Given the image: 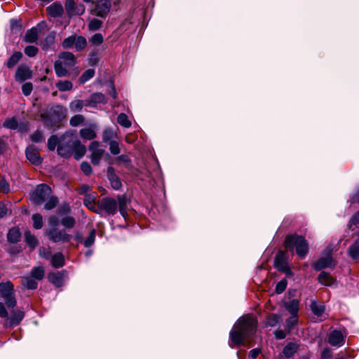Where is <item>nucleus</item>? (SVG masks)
I'll return each instance as SVG.
<instances>
[{
    "mask_svg": "<svg viewBox=\"0 0 359 359\" xmlns=\"http://www.w3.org/2000/svg\"><path fill=\"white\" fill-rule=\"evenodd\" d=\"M97 126L96 124H90L80 130L79 134L81 138L87 140H94L97 137Z\"/></svg>",
    "mask_w": 359,
    "mask_h": 359,
    "instance_id": "dca6fc26",
    "label": "nucleus"
},
{
    "mask_svg": "<svg viewBox=\"0 0 359 359\" xmlns=\"http://www.w3.org/2000/svg\"><path fill=\"white\" fill-rule=\"evenodd\" d=\"M76 7V4L74 0H66L65 2V8L67 12L69 15H74V8Z\"/></svg>",
    "mask_w": 359,
    "mask_h": 359,
    "instance_id": "680f3d73",
    "label": "nucleus"
},
{
    "mask_svg": "<svg viewBox=\"0 0 359 359\" xmlns=\"http://www.w3.org/2000/svg\"><path fill=\"white\" fill-rule=\"evenodd\" d=\"M22 54L21 52L16 51L13 53L11 56L8 58L6 66L8 68H13L22 58Z\"/></svg>",
    "mask_w": 359,
    "mask_h": 359,
    "instance_id": "72a5a7b5",
    "label": "nucleus"
},
{
    "mask_svg": "<svg viewBox=\"0 0 359 359\" xmlns=\"http://www.w3.org/2000/svg\"><path fill=\"white\" fill-rule=\"evenodd\" d=\"M96 5L93 11L97 16L104 18L111 8V0H96Z\"/></svg>",
    "mask_w": 359,
    "mask_h": 359,
    "instance_id": "f8f14e48",
    "label": "nucleus"
},
{
    "mask_svg": "<svg viewBox=\"0 0 359 359\" xmlns=\"http://www.w3.org/2000/svg\"><path fill=\"white\" fill-rule=\"evenodd\" d=\"M83 105V101L75 100L70 103L69 108L72 111H79L82 109Z\"/></svg>",
    "mask_w": 359,
    "mask_h": 359,
    "instance_id": "8fccbe9b",
    "label": "nucleus"
},
{
    "mask_svg": "<svg viewBox=\"0 0 359 359\" xmlns=\"http://www.w3.org/2000/svg\"><path fill=\"white\" fill-rule=\"evenodd\" d=\"M47 236L50 240L55 243L67 242L72 238V236L67 233L65 230H59L56 228H53L49 230L47 233Z\"/></svg>",
    "mask_w": 359,
    "mask_h": 359,
    "instance_id": "9b49d317",
    "label": "nucleus"
},
{
    "mask_svg": "<svg viewBox=\"0 0 359 359\" xmlns=\"http://www.w3.org/2000/svg\"><path fill=\"white\" fill-rule=\"evenodd\" d=\"M33 226L36 229H40L43 226V218L40 214H34L32 215Z\"/></svg>",
    "mask_w": 359,
    "mask_h": 359,
    "instance_id": "49530a36",
    "label": "nucleus"
},
{
    "mask_svg": "<svg viewBox=\"0 0 359 359\" xmlns=\"http://www.w3.org/2000/svg\"><path fill=\"white\" fill-rule=\"evenodd\" d=\"M95 235H96V231L95 229H92L90 231L89 236L83 242L85 247L88 248L94 243L95 239Z\"/></svg>",
    "mask_w": 359,
    "mask_h": 359,
    "instance_id": "5fc2aeb1",
    "label": "nucleus"
},
{
    "mask_svg": "<svg viewBox=\"0 0 359 359\" xmlns=\"http://www.w3.org/2000/svg\"><path fill=\"white\" fill-rule=\"evenodd\" d=\"M310 307L313 314L318 320L322 321L326 318L324 304L312 301Z\"/></svg>",
    "mask_w": 359,
    "mask_h": 359,
    "instance_id": "4468645a",
    "label": "nucleus"
},
{
    "mask_svg": "<svg viewBox=\"0 0 359 359\" xmlns=\"http://www.w3.org/2000/svg\"><path fill=\"white\" fill-rule=\"evenodd\" d=\"M286 330L290 332L298 323V316L291 315L290 318L286 320Z\"/></svg>",
    "mask_w": 359,
    "mask_h": 359,
    "instance_id": "c9c22d12",
    "label": "nucleus"
},
{
    "mask_svg": "<svg viewBox=\"0 0 359 359\" xmlns=\"http://www.w3.org/2000/svg\"><path fill=\"white\" fill-rule=\"evenodd\" d=\"M43 139V134L41 132L36 130L31 135V140L32 142H39Z\"/></svg>",
    "mask_w": 359,
    "mask_h": 359,
    "instance_id": "774afa93",
    "label": "nucleus"
},
{
    "mask_svg": "<svg viewBox=\"0 0 359 359\" xmlns=\"http://www.w3.org/2000/svg\"><path fill=\"white\" fill-rule=\"evenodd\" d=\"M287 283L285 279H283L277 283L276 285V292L277 294H281L287 287Z\"/></svg>",
    "mask_w": 359,
    "mask_h": 359,
    "instance_id": "bf43d9fd",
    "label": "nucleus"
},
{
    "mask_svg": "<svg viewBox=\"0 0 359 359\" xmlns=\"http://www.w3.org/2000/svg\"><path fill=\"white\" fill-rule=\"evenodd\" d=\"M44 269L42 266H37L33 268L31 271V276L35 278L36 280H42L44 277Z\"/></svg>",
    "mask_w": 359,
    "mask_h": 359,
    "instance_id": "58836bf2",
    "label": "nucleus"
},
{
    "mask_svg": "<svg viewBox=\"0 0 359 359\" xmlns=\"http://www.w3.org/2000/svg\"><path fill=\"white\" fill-rule=\"evenodd\" d=\"M89 151L91 153L90 160L92 163L98 165L104 153V150L100 148V142L97 141L92 142L89 145Z\"/></svg>",
    "mask_w": 359,
    "mask_h": 359,
    "instance_id": "9d476101",
    "label": "nucleus"
},
{
    "mask_svg": "<svg viewBox=\"0 0 359 359\" xmlns=\"http://www.w3.org/2000/svg\"><path fill=\"white\" fill-rule=\"evenodd\" d=\"M66 271H62L57 273H50L48 276V280L57 287L62 285L65 277L66 276Z\"/></svg>",
    "mask_w": 359,
    "mask_h": 359,
    "instance_id": "6ab92c4d",
    "label": "nucleus"
},
{
    "mask_svg": "<svg viewBox=\"0 0 359 359\" xmlns=\"http://www.w3.org/2000/svg\"><path fill=\"white\" fill-rule=\"evenodd\" d=\"M98 207L100 210H104L111 215H115L118 209L116 200L109 197H105L100 200Z\"/></svg>",
    "mask_w": 359,
    "mask_h": 359,
    "instance_id": "1a4fd4ad",
    "label": "nucleus"
},
{
    "mask_svg": "<svg viewBox=\"0 0 359 359\" xmlns=\"http://www.w3.org/2000/svg\"><path fill=\"white\" fill-rule=\"evenodd\" d=\"M55 40V37L53 36L49 35L48 36L43 43V49L45 50H48L49 48L53 44Z\"/></svg>",
    "mask_w": 359,
    "mask_h": 359,
    "instance_id": "e2e57ef3",
    "label": "nucleus"
},
{
    "mask_svg": "<svg viewBox=\"0 0 359 359\" xmlns=\"http://www.w3.org/2000/svg\"><path fill=\"white\" fill-rule=\"evenodd\" d=\"M76 64L74 55L69 52H63L59 55L58 59L55 62L54 69L58 77H65L68 75Z\"/></svg>",
    "mask_w": 359,
    "mask_h": 359,
    "instance_id": "f03ea898",
    "label": "nucleus"
},
{
    "mask_svg": "<svg viewBox=\"0 0 359 359\" xmlns=\"http://www.w3.org/2000/svg\"><path fill=\"white\" fill-rule=\"evenodd\" d=\"M24 318V313L18 311L14 313L13 316L11 319V323L12 325L18 324Z\"/></svg>",
    "mask_w": 359,
    "mask_h": 359,
    "instance_id": "6e6d98bb",
    "label": "nucleus"
},
{
    "mask_svg": "<svg viewBox=\"0 0 359 359\" xmlns=\"http://www.w3.org/2000/svg\"><path fill=\"white\" fill-rule=\"evenodd\" d=\"M102 25V21L96 18H93L90 21L88 24V29L90 31H96L101 27Z\"/></svg>",
    "mask_w": 359,
    "mask_h": 359,
    "instance_id": "603ef678",
    "label": "nucleus"
},
{
    "mask_svg": "<svg viewBox=\"0 0 359 359\" xmlns=\"http://www.w3.org/2000/svg\"><path fill=\"white\" fill-rule=\"evenodd\" d=\"M319 282L325 286H333L335 284V280L327 273L322 271L318 276Z\"/></svg>",
    "mask_w": 359,
    "mask_h": 359,
    "instance_id": "bb28decb",
    "label": "nucleus"
},
{
    "mask_svg": "<svg viewBox=\"0 0 359 359\" xmlns=\"http://www.w3.org/2000/svg\"><path fill=\"white\" fill-rule=\"evenodd\" d=\"M25 238L26 243L32 250L34 249L38 245L36 238L30 231H27L25 233Z\"/></svg>",
    "mask_w": 359,
    "mask_h": 359,
    "instance_id": "f704fd0d",
    "label": "nucleus"
},
{
    "mask_svg": "<svg viewBox=\"0 0 359 359\" xmlns=\"http://www.w3.org/2000/svg\"><path fill=\"white\" fill-rule=\"evenodd\" d=\"M87 45V41L85 37L82 36H76L75 43H74V47L76 50L80 51L83 50Z\"/></svg>",
    "mask_w": 359,
    "mask_h": 359,
    "instance_id": "4c0bfd02",
    "label": "nucleus"
},
{
    "mask_svg": "<svg viewBox=\"0 0 359 359\" xmlns=\"http://www.w3.org/2000/svg\"><path fill=\"white\" fill-rule=\"evenodd\" d=\"M84 121V118L82 115H75L70 119V125L76 127L78 126L79 124L82 123Z\"/></svg>",
    "mask_w": 359,
    "mask_h": 359,
    "instance_id": "13d9d810",
    "label": "nucleus"
},
{
    "mask_svg": "<svg viewBox=\"0 0 359 359\" xmlns=\"http://www.w3.org/2000/svg\"><path fill=\"white\" fill-rule=\"evenodd\" d=\"M328 342L333 346H341L344 344V337L341 331L333 330L328 336Z\"/></svg>",
    "mask_w": 359,
    "mask_h": 359,
    "instance_id": "2eb2a0df",
    "label": "nucleus"
},
{
    "mask_svg": "<svg viewBox=\"0 0 359 359\" xmlns=\"http://www.w3.org/2000/svg\"><path fill=\"white\" fill-rule=\"evenodd\" d=\"M116 201H117L118 210H119L121 215L124 218H126V216L127 214L126 209H127V203H128V201H127L126 196H124V195L118 196Z\"/></svg>",
    "mask_w": 359,
    "mask_h": 359,
    "instance_id": "cd10ccee",
    "label": "nucleus"
},
{
    "mask_svg": "<svg viewBox=\"0 0 359 359\" xmlns=\"http://www.w3.org/2000/svg\"><path fill=\"white\" fill-rule=\"evenodd\" d=\"M39 38V31L38 29L36 27H32L29 29H28L24 37L23 41L26 43H32L37 41Z\"/></svg>",
    "mask_w": 359,
    "mask_h": 359,
    "instance_id": "5701e85b",
    "label": "nucleus"
},
{
    "mask_svg": "<svg viewBox=\"0 0 359 359\" xmlns=\"http://www.w3.org/2000/svg\"><path fill=\"white\" fill-rule=\"evenodd\" d=\"M41 121L46 127H54L65 118V110L60 105L46 109L41 114Z\"/></svg>",
    "mask_w": 359,
    "mask_h": 359,
    "instance_id": "7ed1b4c3",
    "label": "nucleus"
},
{
    "mask_svg": "<svg viewBox=\"0 0 359 359\" xmlns=\"http://www.w3.org/2000/svg\"><path fill=\"white\" fill-rule=\"evenodd\" d=\"M79 141L76 130L67 131L60 138V144L57 148L58 154L65 158L70 156L76 146V142Z\"/></svg>",
    "mask_w": 359,
    "mask_h": 359,
    "instance_id": "20e7f679",
    "label": "nucleus"
},
{
    "mask_svg": "<svg viewBox=\"0 0 359 359\" xmlns=\"http://www.w3.org/2000/svg\"><path fill=\"white\" fill-rule=\"evenodd\" d=\"M20 229L18 227L11 228L7 235L8 241L11 243H15L19 241L20 238Z\"/></svg>",
    "mask_w": 359,
    "mask_h": 359,
    "instance_id": "c756f323",
    "label": "nucleus"
},
{
    "mask_svg": "<svg viewBox=\"0 0 359 359\" xmlns=\"http://www.w3.org/2000/svg\"><path fill=\"white\" fill-rule=\"evenodd\" d=\"M275 267L280 271L286 274V276H292V273L287 261V255L284 252H279L276 256L274 261Z\"/></svg>",
    "mask_w": 359,
    "mask_h": 359,
    "instance_id": "6e6552de",
    "label": "nucleus"
},
{
    "mask_svg": "<svg viewBox=\"0 0 359 359\" xmlns=\"http://www.w3.org/2000/svg\"><path fill=\"white\" fill-rule=\"evenodd\" d=\"M285 308L291 315L298 316L299 301L298 299L288 301L285 303Z\"/></svg>",
    "mask_w": 359,
    "mask_h": 359,
    "instance_id": "b1692460",
    "label": "nucleus"
},
{
    "mask_svg": "<svg viewBox=\"0 0 359 359\" xmlns=\"http://www.w3.org/2000/svg\"><path fill=\"white\" fill-rule=\"evenodd\" d=\"M22 284L28 290H34L38 286L36 279L31 276L24 277L22 280Z\"/></svg>",
    "mask_w": 359,
    "mask_h": 359,
    "instance_id": "c85d7f7f",
    "label": "nucleus"
},
{
    "mask_svg": "<svg viewBox=\"0 0 359 359\" xmlns=\"http://www.w3.org/2000/svg\"><path fill=\"white\" fill-rule=\"evenodd\" d=\"M348 254L353 260L359 261V239L354 241L348 250Z\"/></svg>",
    "mask_w": 359,
    "mask_h": 359,
    "instance_id": "a878e982",
    "label": "nucleus"
},
{
    "mask_svg": "<svg viewBox=\"0 0 359 359\" xmlns=\"http://www.w3.org/2000/svg\"><path fill=\"white\" fill-rule=\"evenodd\" d=\"M56 87L60 91H67L72 90L73 84L69 81H60L56 83Z\"/></svg>",
    "mask_w": 359,
    "mask_h": 359,
    "instance_id": "a19ab883",
    "label": "nucleus"
},
{
    "mask_svg": "<svg viewBox=\"0 0 359 359\" xmlns=\"http://www.w3.org/2000/svg\"><path fill=\"white\" fill-rule=\"evenodd\" d=\"M32 90H33V86H32V83L30 82L25 83L22 86V93L25 96L29 95L31 94Z\"/></svg>",
    "mask_w": 359,
    "mask_h": 359,
    "instance_id": "0e129e2a",
    "label": "nucleus"
},
{
    "mask_svg": "<svg viewBox=\"0 0 359 359\" xmlns=\"http://www.w3.org/2000/svg\"><path fill=\"white\" fill-rule=\"evenodd\" d=\"M257 320L250 315L240 318L230 332V338L236 344H243L245 338L252 336L257 327Z\"/></svg>",
    "mask_w": 359,
    "mask_h": 359,
    "instance_id": "f257e3e1",
    "label": "nucleus"
},
{
    "mask_svg": "<svg viewBox=\"0 0 359 359\" xmlns=\"http://www.w3.org/2000/svg\"><path fill=\"white\" fill-rule=\"evenodd\" d=\"M298 346L295 343L287 344L283 350V353L287 358H290L297 352Z\"/></svg>",
    "mask_w": 359,
    "mask_h": 359,
    "instance_id": "7c9ffc66",
    "label": "nucleus"
},
{
    "mask_svg": "<svg viewBox=\"0 0 359 359\" xmlns=\"http://www.w3.org/2000/svg\"><path fill=\"white\" fill-rule=\"evenodd\" d=\"M89 41L93 46H100L103 42V36L100 33L95 34L89 39Z\"/></svg>",
    "mask_w": 359,
    "mask_h": 359,
    "instance_id": "09e8293b",
    "label": "nucleus"
},
{
    "mask_svg": "<svg viewBox=\"0 0 359 359\" xmlns=\"http://www.w3.org/2000/svg\"><path fill=\"white\" fill-rule=\"evenodd\" d=\"M25 53L28 57H34L39 51L38 48L34 46H28L25 48Z\"/></svg>",
    "mask_w": 359,
    "mask_h": 359,
    "instance_id": "052dcab7",
    "label": "nucleus"
},
{
    "mask_svg": "<svg viewBox=\"0 0 359 359\" xmlns=\"http://www.w3.org/2000/svg\"><path fill=\"white\" fill-rule=\"evenodd\" d=\"M116 136V132L111 128H107L104 130L102 134V140L104 142H108L111 139Z\"/></svg>",
    "mask_w": 359,
    "mask_h": 359,
    "instance_id": "e433bc0d",
    "label": "nucleus"
},
{
    "mask_svg": "<svg viewBox=\"0 0 359 359\" xmlns=\"http://www.w3.org/2000/svg\"><path fill=\"white\" fill-rule=\"evenodd\" d=\"M0 294L8 308H14L16 306L14 285L11 281L0 283Z\"/></svg>",
    "mask_w": 359,
    "mask_h": 359,
    "instance_id": "423d86ee",
    "label": "nucleus"
},
{
    "mask_svg": "<svg viewBox=\"0 0 359 359\" xmlns=\"http://www.w3.org/2000/svg\"><path fill=\"white\" fill-rule=\"evenodd\" d=\"M107 177L110 181L111 187L114 189L118 190L121 187V182L118 176L115 174L114 169L112 167L108 168Z\"/></svg>",
    "mask_w": 359,
    "mask_h": 359,
    "instance_id": "aec40b11",
    "label": "nucleus"
},
{
    "mask_svg": "<svg viewBox=\"0 0 359 359\" xmlns=\"http://www.w3.org/2000/svg\"><path fill=\"white\" fill-rule=\"evenodd\" d=\"M280 320V317L276 314H271L267 316L266 318V325L270 327L276 326Z\"/></svg>",
    "mask_w": 359,
    "mask_h": 359,
    "instance_id": "a18cd8bd",
    "label": "nucleus"
},
{
    "mask_svg": "<svg viewBox=\"0 0 359 359\" xmlns=\"http://www.w3.org/2000/svg\"><path fill=\"white\" fill-rule=\"evenodd\" d=\"M27 158L34 165H39L42 159L39 156V151L33 147L29 146L25 151Z\"/></svg>",
    "mask_w": 359,
    "mask_h": 359,
    "instance_id": "a211bd4d",
    "label": "nucleus"
},
{
    "mask_svg": "<svg viewBox=\"0 0 359 359\" xmlns=\"http://www.w3.org/2000/svg\"><path fill=\"white\" fill-rule=\"evenodd\" d=\"M76 221L74 217L66 216L61 220V224L67 229H72L74 226Z\"/></svg>",
    "mask_w": 359,
    "mask_h": 359,
    "instance_id": "c03bdc74",
    "label": "nucleus"
},
{
    "mask_svg": "<svg viewBox=\"0 0 359 359\" xmlns=\"http://www.w3.org/2000/svg\"><path fill=\"white\" fill-rule=\"evenodd\" d=\"M72 152L74 153V158L79 160L86 153V147L80 141L76 142V146Z\"/></svg>",
    "mask_w": 359,
    "mask_h": 359,
    "instance_id": "473e14b6",
    "label": "nucleus"
},
{
    "mask_svg": "<svg viewBox=\"0 0 359 359\" xmlns=\"http://www.w3.org/2000/svg\"><path fill=\"white\" fill-rule=\"evenodd\" d=\"M76 35H72L66 38L62 42V47L64 48H70L74 46Z\"/></svg>",
    "mask_w": 359,
    "mask_h": 359,
    "instance_id": "864d4df0",
    "label": "nucleus"
},
{
    "mask_svg": "<svg viewBox=\"0 0 359 359\" xmlns=\"http://www.w3.org/2000/svg\"><path fill=\"white\" fill-rule=\"evenodd\" d=\"M32 77V71L25 65H20L18 67L15 73V80L19 82H23Z\"/></svg>",
    "mask_w": 359,
    "mask_h": 359,
    "instance_id": "f3484780",
    "label": "nucleus"
},
{
    "mask_svg": "<svg viewBox=\"0 0 359 359\" xmlns=\"http://www.w3.org/2000/svg\"><path fill=\"white\" fill-rule=\"evenodd\" d=\"M81 169L83 172V173L86 175H88L92 172V168L90 165L87 162H83L81 165Z\"/></svg>",
    "mask_w": 359,
    "mask_h": 359,
    "instance_id": "338daca9",
    "label": "nucleus"
},
{
    "mask_svg": "<svg viewBox=\"0 0 359 359\" xmlns=\"http://www.w3.org/2000/svg\"><path fill=\"white\" fill-rule=\"evenodd\" d=\"M50 194V188L46 184H41L38 185L35 191L32 193L31 198L34 203L40 205L46 201Z\"/></svg>",
    "mask_w": 359,
    "mask_h": 359,
    "instance_id": "0eeeda50",
    "label": "nucleus"
},
{
    "mask_svg": "<svg viewBox=\"0 0 359 359\" xmlns=\"http://www.w3.org/2000/svg\"><path fill=\"white\" fill-rule=\"evenodd\" d=\"M96 194H86L83 199L84 205L93 212H98L95 205Z\"/></svg>",
    "mask_w": 359,
    "mask_h": 359,
    "instance_id": "393cba45",
    "label": "nucleus"
},
{
    "mask_svg": "<svg viewBox=\"0 0 359 359\" xmlns=\"http://www.w3.org/2000/svg\"><path fill=\"white\" fill-rule=\"evenodd\" d=\"M65 258L62 253L57 252L51 257V264L55 268H60L64 265Z\"/></svg>",
    "mask_w": 359,
    "mask_h": 359,
    "instance_id": "2f4dec72",
    "label": "nucleus"
},
{
    "mask_svg": "<svg viewBox=\"0 0 359 359\" xmlns=\"http://www.w3.org/2000/svg\"><path fill=\"white\" fill-rule=\"evenodd\" d=\"M86 105L90 107H95L99 103H105V97L101 93H96L91 95V96L86 101Z\"/></svg>",
    "mask_w": 359,
    "mask_h": 359,
    "instance_id": "412c9836",
    "label": "nucleus"
},
{
    "mask_svg": "<svg viewBox=\"0 0 359 359\" xmlns=\"http://www.w3.org/2000/svg\"><path fill=\"white\" fill-rule=\"evenodd\" d=\"M115 161H116V162L117 163H124L126 165H128L130 164V158L128 157V156H127L126 154H123V155L119 156L118 157H117L115 159Z\"/></svg>",
    "mask_w": 359,
    "mask_h": 359,
    "instance_id": "69168bd1",
    "label": "nucleus"
},
{
    "mask_svg": "<svg viewBox=\"0 0 359 359\" xmlns=\"http://www.w3.org/2000/svg\"><path fill=\"white\" fill-rule=\"evenodd\" d=\"M95 75V71L93 69H88L86 71H85L83 74L79 78V82L81 84L85 83L88 81H89L90 79H92Z\"/></svg>",
    "mask_w": 359,
    "mask_h": 359,
    "instance_id": "ea45409f",
    "label": "nucleus"
},
{
    "mask_svg": "<svg viewBox=\"0 0 359 359\" xmlns=\"http://www.w3.org/2000/svg\"><path fill=\"white\" fill-rule=\"evenodd\" d=\"M60 140L55 135H52L48 140V148L50 151H54L56 147H58Z\"/></svg>",
    "mask_w": 359,
    "mask_h": 359,
    "instance_id": "3c124183",
    "label": "nucleus"
},
{
    "mask_svg": "<svg viewBox=\"0 0 359 359\" xmlns=\"http://www.w3.org/2000/svg\"><path fill=\"white\" fill-rule=\"evenodd\" d=\"M63 11L64 9L62 4L58 2H55L47 7L48 13L53 18L61 16L63 13Z\"/></svg>",
    "mask_w": 359,
    "mask_h": 359,
    "instance_id": "4be33fe9",
    "label": "nucleus"
},
{
    "mask_svg": "<svg viewBox=\"0 0 359 359\" xmlns=\"http://www.w3.org/2000/svg\"><path fill=\"white\" fill-rule=\"evenodd\" d=\"M335 262L332 259L330 252L325 257H322L313 264V268L316 270H320L324 268H331L334 266Z\"/></svg>",
    "mask_w": 359,
    "mask_h": 359,
    "instance_id": "ddd939ff",
    "label": "nucleus"
},
{
    "mask_svg": "<svg viewBox=\"0 0 359 359\" xmlns=\"http://www.w3.org/2000/svg\"><path fill=\"white\" fill-rule=\"evenodd\" d=\"M45 202H46V203L44 205V208L46 210H50L56 207V205L58 203V201H57V197L50 196L48 197V198L46 200V201H45Z\"/></svg>",
    "mask_w": 359,
    "mask_h": 359,
    "instance_id": "79ce46f5",
    "label": "nucleus"
},
{
    "mask_svg": "<svg viewBox=\"0 0 359 359\" xmlns=\"http://www.w3.org/2000/svg\"><path fill=\"white\" fill-rule=\"evenodd\" d=\"M3 126H4V127H5L6 128L14 130L18 128V121H17L16 118L12 117V118L6 119L4 121Z\"/></svg>",
    "mask_w": 359,
    "mask_h": 359,
    "instance_id": "de8ad7c7",
    "label": "nucleus"
},
{
    "mask_svg": "<svg viewBox=\"0 0 359 359\" xmlns=\"http://www.w3.org/2000/svg\"><path fill=\"white\" fill-rule=\"evenodd\" d=\"M109 151L113 155H117L120 153V148L118 142L116 141L109 142Z\"/></svg>",
    "mask_w": 359,
    "mask_h": 359,
    "instance_id": "4d7b16f0",
    "label": "nucleus"
},
{
    "mask_svg": "<svg viewBox=\"0 0 359 359\" xmlns=\"http://www.w3.org/2000/svg\"><path fill=\"white\" fill-rule=\"evenodd\" d=\"M285 246L290 250L295 249L296 253L300 258H304L309 246L305 238L301 236L290 235L285 238Z\"/></svg>",
    "mask_w": 359,
    "mask_h": 359,
    "instance_id": "39448f33",
    "label": "nucleus"
},
{
    "mask_svg": "<svg viewBox=\"0 0 359 359\" xmlns=\"http://www.w3.org/2000/svg\"><path fill=\"white\" fill-rule=\"evenodd\" d=\"M117 122L124 128H129L131 126V122L128 120L127 115L123 113L118 116Z\"/></svg>",
    "mask_w": 359,
    "mask_h": 359,
    "instance_id": "37998d69",
    "label": "nucleus"
}]
</instances>
